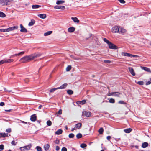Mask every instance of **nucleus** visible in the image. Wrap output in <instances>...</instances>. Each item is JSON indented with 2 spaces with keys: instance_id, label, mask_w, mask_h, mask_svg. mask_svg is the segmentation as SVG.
I'll return each instance as SVG.
<instances>
[{
  "instance_id": "1",
  "label": "nucleus",
  "mask_w": 151,
  "mask_h": 151,
  "mask_svg": "<svg viewBox=\"0 0 151 151\" xmlns=\"http://www.w3.org/2000/svg\"><path fill=\"white\" fill-rule=\"evenodd\" d=\"M41 55L40 53H37L32 54L29 56H26L21 58L20 61L22 63H26L39 57Z\"/></svg>"
},
{
  "instance_id": "2",
  "label": "nucleus",
  "mask_w": 151,
  "mask_h": 151,
  "mask_svg": "<svg viewBox=\"0 0 151 151\" xmlns=\"http://www.w3.org/2000/svg\"><path fill=\"white\" fill-rule=\"evenodd\" d=\"M13 0H0V5L4 6L9 4L13 1Z\"/></svg>"
},
{
  "instance_id": "3",
  "label": "nucleus",
  "mask_w": 151,
  "mask_h": 151,
  "mask_svg": "<svg viewBox=\"0 0 151 151\" xmlns=\"http://www.w3.org/2000/svg\"><path fill=\"white\" fill-rule=\"evenodd\" d=\"M121 94V93L119 92H113L109 93L108 96H114L119 97V96Z\"/></svg>"
},
{
  "instance_id": "4",
  "label": "nucleus",
  "mask_w": 151,
  "mask_h": 151,
  "mask_svg": "<svg viewBox=\"0 0 151 151\" xmlns=\"http://www.w3.org/2000/svg\"><path fill=\"white\" fill-rule=\"evenodd\" d=\"M112 31L113 33L119 32V28L118 26H114L112 28Z\"/></svg>"
},
{
  "instance_id": "5",
  "label": "nucleus",
  "mask_w": 151,
  "mask_h": 151,
  "mask_svg": "<svg viewBox=\"0 0 151 151\" xmlns=\"http://www.w3.org/2000/svg\"><path fill=\"white\" fill-rule=\"evenodd\" d=\"M108 45L109 46V48L111 49H116L118 48L117 46L111 42H110Z\"/></svg>"
},
{
  "instance_id": "6",
  "label": "nucleus",
  "mask_w": 151,
  "mask_h": 151,
  "mask_svg": "<svg viewBox=\"0 0 151 151\" xmlns=\"http://www.w3.org/2000/svg\"><path fill=\"white\" fill-rule=\"evenodd\" d=\"M91 115V113L89 112L84 111L82 112V116H85L87 117H89Z\"/></svg>"
},
{
  "instance_id": "7",
  "label": "nucleus",
  "mask_w": 151,
  "mask_h": 151,
  "mask_svg": "<svg viewBox=\"0 0 151 151\" xmlns=\"http://www.w3.org/2000/svg\"><path fill=\"white\" fill-rule=\"evenodd\" d=\"M18 26H16L7 28V32L12 31L14 29H18Z\"/></svg>"
},
{
  "instance_id": "8",
  "label": "nucleus",
  "mask_w": 151,
  "mask_h": 151,
  "mask_svg": "<svg viewBox=\"0 0 151 151\" xmlns=\"http://www.w3.org/2000/svg\"><path fill=\"white\" fill-rule=\"evenodd\" d=\"M20 27L21 28L20 32H21L26 33L27 32V29L22 24L20 25Z\"/></svg>"
},
{
  "instance_id": "9",
  "label": "nucleus",
  "mask_w": 151,
  "mask_h": 151,
  "mask_svg": "<svg viewBox=\"0 0 151 151\" xmlns=\"http://www.w3.org/2000/svg\"><path fill=\"white\" fill-rule=\"evenodd\" d=\"M54 8L55 9H59L63 10L65 9V6H64L56 5L54 6Z\"/></svg>"
},
{
  "instance_id": "10",
  "label": "nucleus",
  "mask_w": 151,
  "mask_h": 151,
  "mask_svg": "<svg viewBox=\"0 0 151 151\" xmlns=\"http://www.w3.org/2000/svg\"><path fill=\"white\" fill-rule=\"evenodd\" d=\"M30 120L32 121H35L37 119V116L35 114H34L31 116Z\"/></svg>"
},
{
  "instance_id": "11",
  "label": "nucleus",
  "mask_w": 151,
  "mask_h": 151,
  "mask_svg": "<svg viewBox=\"0 0 151 151\" xmlns=\"http://www.w3.org/2000/svg\"><path fill=\"white\" fill-rule=\"evenodd\" d=\"M131 74L133 76H134L135 75V73L134 71L133 68L131 67H129L128 68Z\"/></svg>"
},
{
  "instance_id": "12",
  "label": "nucleus",
  "mask_w": 151,
  "mask_h": 151,
  "mask_svg": "<svg viewBox=\"0 0 151 151\" xmlns=\"http://www.w3.org/2000/svg\"><path fill=\"white\" fill-rule=\"evenodd\" d=\"M4 61V63H10L13 61L14 60L13 59H8L7 60H3Z\"/></svg>"
},
{
  "instance_id": "13",
  "label": "nucleus",
  "mask_w": 151,
  "mask_h": 151,
  "mask_svg": "<svg viewBox=\"0 0 151 151\" xmlns=\"http://www.w3.org/2000/svg\"><path fill=\"white\" fill-rule=\"evenodd\" d=\"M38 16L42 19H45L46 17V15L45 14H39Z\"/></svg>"
},
{
  "instance_id": "14",
  "label": "nucleus",
  "mask_w": 151,
  "mask_h": 151,
  "mask_svg": "<svg viewBox=\"0 0 151 151\" xmlns=\"http://www.w3.org/2000/svg\"><path fill=\"white\" fill-rule=\"evenodd\" d=\"M141 67L142 69L145 71L148 72H151L149 68L142 66H141Z\"/></svg>"
},
{
  "instance_id": "15",
  "label": "nucleus",
  "mask_w": 151,
  "mask_h": 151,
  "mask_svg": "<svg viewBox=\"0 0 151 151\" xmlns=\"http://www.w3.org/2000/svg\"><path fill=\"white\" fill-rule=\"evenodd\" d=\"M82 126V124L80 123H78L76 124L75 126V127L76 128V129H79Z\"/></svg>"
},
{
  "instance_id": "16",
  "label": "nucleus",
  "mask_w": 151,
  "mask_h": 151,
  "mask_svg": "<svg viewBox=\"0 0 151 151\" xmlns=\"http://www.w3.org/2000/svg\"><path fill=\"white\" fill-rule=\"evenodd\" d=\"M126 29L122 28H119V33L124 34L126 33Z\"/></svg>"
},
{
  "instance_id": "17",
  "label": "nucleus",
  "mask_w": 151,
  "mask_h": 151,
  "mask_svg": "<svg viewBox=\"0 0 151 151\" xmlns=\"http://www.w3.org/2000/svg\"><path fill=\"white\" fill-rule=\"evenodd\" d=\"M71 19L75 22L78 23L79 22V20L76 17H71Z\"/></svg>"
},
{
  "instance_id": "18",
  "label": "nucleus",
  "mask_w": 151,
  "mask_h": 151,
  "mask_svg": "<svg viewBox=\"0 0 151 151\" xmlns=\"http://www.w3.org/2000/svg\"><path fill=\"white\" fill-rule=\"evenodd\" d=\"M67 86V84L66 83H64L60 87H58V89H64Z\"/></svg>"
},
{
  "instance_id": "19",
  "label": "nucleus",
  "mask_w": 151,
  "mask_h": 151,
  "mask_svg": "<svg viewBox=\"0 0 151 151\" xmlns=\"http://www.w3.org/2000/svg\"><path fill=\"white\" fill-rule=\"evenodd\" d=\"M31 146H32V145L31 144H30L28 145H27V146H25L24 147H23L25 149L27 150H28L30 149V148L31 147Z\"/></svg>"
},
{
  "instance_id": "20",
  "label": "nucleus",
  "mask_w": 151,
  "mask_h": 151,
  "mask_svg": "<svg viewBox=\"0 0 151 151\" xmlns=\"http://www.w3.org/2000/svg\"><path fill=\"white\" fill-rule=\"evenodd\" d=\"M75 31V28L73 27H70L68 29V32H72Z\"/></svg>"
},
{
  "instance_id": "21",
  "label": "nucleus",
  "mask_w": 151,
  "mask_h": 151,
  "mask_svg": "<svg viewBox=\"0 0 151 151\" xmlns=\"http://www.w3.org/2000/svg\"><path fill=\"white\" fill-rule=\"evenodd\" d=\"M121 55H124L125 56H128L130 57H131V54L127 52H122L121 53Z\"/></svg>"
},
{
  "instance_id": "22",
  "label": "nucleus",
  "mask_w": 151,
  "mask_h": 151,
  "mask_svg": "<svg viewBox=\"0 0 151 151\" xmlns=\"http://www.w3.org/2000/svg\"><path fill=\"white\" fill-rule=\"evenodd\" d=\"M148 145V144L147 142H144L142 145V147L143 148L147 147Z\"/></svg>"
},
{
  "instance_id": "23",
  "label": "nucleus",
  "mask_w": 151,
  "mask_h": 151,
  "mask_svg": "<svg viewBox=\"0 0 151 151\" xmlns=\"http://www.w3.org/2000/svg\"><path fill=\"white\" fill-rule=\"evenodd\" d=\"M49 147L50 145L48 144H46V145H45L44 147V149L45 151L48 150Z\"/></svg>"
},
{
  "instance_id": "24",
  "label": "nucleus",
  "mask_w": 151,
  "mask_h": 151,
  "mask_svg": "<svg viewBox=\"0 0 151 151\" xmlns=\"http://www.w3.org/2000/svg\"><path fill=\"white\" fill-rule=\"evenodd\" d=\"M65 3V1L63 0H58L57 1L56 4L57 5L62 4Z\"/></svg>"
},
{
  "instance_id": "25",
  "label": "nucleus",
  "mask_w": 151,
  "mask_h": 151,
  "mask_svg": "<svg viewBox=\"0 0 151 151\" xmlns=\"http://www.w3.org/2000/svg\"><path fill=\"white\" fill-rule=\"evenodd\" d=\"M132 130V129L131 128H128L124 129V132L127 133H129Z\"/></svg>"
},
{
  "instance_id": "26",
  "label": "nucleus",
  "mask_w": 151,
  "mask_h": 151,
  "mask_svg": "<svg viewBox=\"0 0 151 151\" xmlns=\"http://www.w3.org/2000/svg\"><path fill=\"white\" fill-rule=\"evenodd\" d=\"M8 134H6L5 133H0V138L2 137H5L7 136Z\"/></svg>"
},
{
  "instance_id": "27",
  "label": "nucleus",
  "mask_w": 151,
  "mask_h": 151,
  "mask_svg": "<svg viewBox=\"0 0 151 151\" xmlns=\"http://www.w3.org/2000/svg\"><path fill=\"white\" fill-rule=\"evenodd\" d=\"M62 132V130L61 129H59L55 132V134L57 135H60L61 134Z\"/></svg>"
},
{
  "instance_id": "28",
  "label": "nucleus",
  "mask_w": 151,
  "mask_h": 151,
  "mask_svg": "<svg viewBox=\"0 0 151 151\" xmlns=\"http://www.w3.org/2000/svg\"><path fill=\"white\" fill-rule=\"evenodd\" d=\"M104 132V129L103 128H100L98 130V132L99 134H103Z\"/></svg>"
},
{
  "instance_id": "29",
  "label": "nucleus",
  "mask_w": 151,
  "mask_h": 151,
  "mask_svg": "<svg viewBox=\"0 0 151 151\" xmlns=\"http://www.w3.org/2000/svg\"><path fill=\"white\" fill-rule=\"evenodd\" d=\"M52 32V31H47L44 34V35L45 36H48L51 34Z\"/></svg>"
},
{
  "instance_id": "30",
  "label": "nucleus",
  "mask_w": 151,
  "mask_h": 151,
  "mask_svg": "<svg viewBox=\"0 0 151 151\" xmlns=\"http://www.w3.org/2000/svg\"><path fill=\"white\" fill-rule=\"evenodd\" d=\"M41 6H40L37 5H33L32 6V8L33 9H37L39 7H40Z\"/></svg>"
},
{
  "instance_id": "31",
  "label": "nucleus",
  "mask_w": 151,
  "mask_h": 151,
  "mask_svg": "<svg viewBox=\"0 0 151 151\" xmlns=\"http://www.w3.org/2000/svg\"><path fill=\"white\" fill-rule=\"evenodd\" d=\"M86 101L85 100L79 101L77 103H78L79 104L83 105L85 104Z\"/></svg>"
},
{
  "instance_id": "32",
  "label": "nucleus",
  "mask_w": 151,
  "mask_h": 151,
  "mask_svg": "<svg viewBox=\"0 0 151 151\" xmlns=\"http://www.w3.org/2000/svg\"><path fill=\"white\" fill-rule=\"evenodd\" d=\"M62 114V110L61 109H60L59 111L56 113V116H58V115H60Z\"/></svg>"
},
{
  "instance_id": "33",
  "label": "nucleus",
  "mask_w": 151,
  "mask_h": 151,
  "mask_svg": "<svg viewBox=\"0 0 151 151\" xmlns=\"http://www.w3.org/2000/svg\"><path fill=\"white\" fill-rule=\"evenodd\" d=\"M6 15L3 12L0 11V17H4Z\"/></svg>"
},
{
  "instance_id": "34",
  "label": "nucleus",
  "mask_w": 151,
  "mask_h": 151,
  "mask_svg": "<svg viewBox=\"0 0 151 151\" xmlns=\"http://www.w3.org/2000/svg\"><path fill=\"white\" fill-rule=\"evenodd\" d=\"M67 93L70 95H72L73 93V91L71 90H68L67 91Z\"/></svg>"
},
{
  "instance_id": "35",
  "label": "nucleus",
  "mask_w": 151,
  "mask_h": 151,
  "mask_svg": "<svg viewBox=\"0 0 151 151\" xmlns=\"http://www.w3.org/2000/svg\"><path fill=\"white\" fill-rule=\"evenodd\" d=\"M35 22L34 20H31L29 23L28 25L29 26H32L35 23Z\"/></svg>"
},
{
  "instance_id": "36",
  "label": "nucleus",
  "mask_w": 151,
  "mask_h": 151,
  "mask_svg": "<svg viewBox=\"0 0 151 151\" xmlns=\"http://www.w3.org/2000/svg\"><path fill=\"white\" fill-rule=\"evenodd\" d=\"M76 137L78 139H79L82 137V134L81 133H78L76 135Z\"/></svg>"
},
{
  "instance_id": "37",
  "label": "nucleus",
  "mask_w": 151,
  "mask_h": 151,
  "mask_svg": "<svg viewBox=\"0 0 151 151\" xmlns=\"http://www.w3.org/2000/svg\"><path fill=\"white\" fill-rule=\"evenodd\" d=\"M58 88H52L50 90V93H52L53 92L55 91L56 90L58 89Z\"/></svg>"
},
{
  "instance_id": "38",
  "label": "nucleus",
  "mask_w": 151,
  "mask_h": 151,
  "mask_svg": "<svg viewBox=\"0 0 151 151\" xmlns=\"http://www.w3.org/2000/svg\"><path fill=\"white\" fill-rule=\"evenodd\" d=\"M115 102V100L113 98H111L109 100V102L110 103H114Z\"/></svg>"
},
{
  "instance_id": "39",
  "label": "nucleus",
  "mask_w": 151,
  "mask_h": 151,
  "mask_svg": "<svg viewBox=\"0 0 151 151\" xmlns=\"http://www.w3.org/2000/svg\"><path fill=\"white\" fill-rule=\"evenodd\" d=\"M47 124L48 126H50L52 124V122L50 120H48L47 121Z\"/></svg>"
},
{
  "instance_id": "40",
  "label": "nucleus",
  "mask_w": 151,
  "mask_h": 151,
  "mask_svg": "<svg viewBox=\"0 0 151 151\" xmlns=\"http://www.w3.org/2000/svg\"><path fill=\"white\" fill-rule=\"evenodd\" d=\"M71 66L70 65L68 66L66 68V70L67 71H69L71 69Z\"/></svg>"
},
{
  "instance_id": "41",
  "label": "nucleus",
  "mask_w": 151,
  "mask_h": 151,
  "mask_svg": "<svg viewBox=\"0 0 151 151\" xmlns=\"http://www.w3.org/2000/svg\"><path fill=\"white\" fill-rule=\"evenodd\" d=\"M87 145L86 144L84 143H82L81 144L80 146L82 148H84L86 147Z\"/></svg>"
},
{
  "instance_id": "42",
  "label": "nucleus",
  "mask_w": 151,
  "mask_h": 151,
  "mask_svg": "<svg viewBox=\"0 0 151 151\" xmlns=\"http://www.w3.org/2000/svg\"><path fill=\"white\" fill-rule=\"evenodd\" d=\"M0 31L1 32H7V29H0Z\"/></svg>"
},
{
  "instance_id": "43",
  "label": "nucleus",
  "mask_w": 151,
  "mask_h": 151,
  "mask_svg": "<svg viewBox=\"0 0 151 151\" xmlns=\"http://www.w3.org/2000/svg\"><path fill=\"white\" fill-rule=\"evenodd\" d=\"M36 148L37 151H42V148L40 146H37L36 147Z\"/></svg>"
},
{
  "instance_id": "44",
  "label": "nucleus",
  "mask_w": 151,
  "mask_h": 151,
  "mask_svg": "<svg viewBox=\"0 0 151 151\" xmlns=\"http://www.w3.org/2000/svg\"><path fill=\"white\" fill-rule=\"evenodd\" d=\"M103 40L105 42H106V43H107L108 45L109 43L110 42L105 38H104L103 39Z\"/></svg>"
},
{
  "instance_id": "45",
  "label": "nucleus",
  "mask_w": 151,
  "mask_h": 151,
  "mask_svg": "<svg viewBox=\"0 0 151 151\" xmlns=\"http://www.w3.org/2000/svg\"><path fill=\"white\" fill-rule=\"evenodd\" d=\"M74 136V135L73 134L71 133L69 135V137L70 138H73Z\"/></svg>"
},
{
  "instance_id": "46",
  "label": "nucleus",
  "mask_w": 151,
  "mask_h": 151,
  "mask_svg": "<svg viewBox=\"0 0 151 151\" xmlns=\"http://www.w3.org/2000/svg\"><path fill=\"white\" fill-rule=\"evenodd\" d=\"M137 83L139 85H143V84H144V82L143 81H138Z\"/></svg>"
},
{
  "instance_id": "47",
  "label": "nucleus",
  "mask_w": 151,
  "mask_h": 151,
  "mask_svg": "<svg viewBox=\"0 0 151 151\" xmlns=\"http://www.w3.org/2000/svg\"><path fill=\"white\" fill-rule=\"evenodd\" d=\"M24 51L22 52H20L19 53L17 54V56H19L21 55H22L24 54Z\"/></svg>"
},
{
  "instance_id": "48",
  "label": "nucleus",
  "mask_w": 151,
  "mask_h": 151,
  "mask_svg": "<svg viewBox=\"0 0 151 151\" xmlns=\"http://www.w3.org/2000/svg\"><path fill=\"white\" fill-rule=\"evenodd\" d=\"M104 62L105 63H111V61L110 60H104Z\"/></svg>"
},
{
  "instance_id": "49",
  "label": "nucleus",
  "mask_w": 151,
  "mask_h": 151,
  "mask_svg": "<svg viewBox=\"0 0 151 151\" xmlns=\"http://www.w3.org/2000/svg\"><path fill=\"white\" fill-rule=\"evenodd\" d=\"M122 4H124L125 2L124 0H118Z\"/></svg>"
},
{
  "instance_id": "50",
  "label": "nucleus",
  "mask_w": 151,
  "mask_h": 151,
  "mask_svg": "<svg viewBox=\"0 0 151 151\" xmlns=\"http://www.w3.org/2000/svg\"><path fill=\"white\" fill-rule=\"evenodd\" d=\"M4 149V146L3 145H0V150H3Z\"/></svg>"
},
{
  "instance_id": "51",
  "label": "nucleus",
  "mask_w": 151,
  "mask_h": 151,
  "mask_svg": "<svg viewBox=\"0 0 151 151\" xmlns=\"http://www.w3.org/2000/svg\"><path fill=\"white\" fill-rule=\"evenodd\" d=\"M118 103L120 104H125V103L123 101H119L118 102Z\"/></svg>"
},
{
  "instance_id": "52",
  "label": "nucleus",
  "mask_w": 151,
  "mask_h": 151,
  "mask_svg": "<svg viewBox=\"0 0 151 151\" xmlns=\"http://www.w3.org/2000/svg\"><path fill=\"white\" fill-rule=\"evenodd\" d=\"M61 151H67V149L66 147H63L62 148Z\"/></svg>"
},
{
  "instance_id": "53",
  "label": "nucleus",
  "mask_w": 151,
  "mask_h": 151,
  "mask_svg": "<svg viewBox=\"0 0 151 151\" xmlns=\"http://www.w3.org/2000/svg\"><path fill=\"white\" fill-rule=\"evenodd\" d=\"M136 57V58H138L139 57V56L138 55H132V54H131V57Z\"/></svg>"
},
{
  "instance_id": "54",
  "label": "nucleus",
  "mask_w": 151,
  "mask_h": 151,
  "mask_svg": "<svg viewBox=\"0 0 151 151\" xmlns=\"http://www.w3.org/2000/svg\"><path fill=\"white\" fill-rule=\"evenodd\" d=\"M151 83V80H150V81L147 82L146 83V85H148Z\"/></svg>"
},
{
  "instance_id": "55",
  "label": "nucleus",
  "mask_w": 151,
  "mask_h": 151,
  "mask_svg": "<svg viewBox=\"0 0 151 151\" xmlns=\"http://www.w3.org/2000/svg\"><path fill=\"white\" fill-rule=\"evenodd\" d=\"M11 144L14 145H16V143L14 141H12L11 142Z\"/></svg>"
},
{
  "instance_id": "56",
  "label": "nucleus",
  "mask_w": 151,
  "mask_h": 151,
  "mask_svg": "<svg viewBox=\"0 0 151 151\" xmlns=\"http://www.w3.org/2000/svg\"><path fill=\"white\" fill-rule=\"evenodd\" d=\"M55 144H58L59 143V140L57 139L55 140Z\"/></svg>"
},
{
  "instance_id": "57",
  "label": "nucleus",
  "mask_w": 151,
  "mask_h": 151,
  "mask_svg": "<svg viewBox=\"0 0 151 151\" xmlns=\"http://www.w3.org/2000/svg\"><path fill=\"white\" fill-rule=\"evenodd\" d=\"M11 129H6V131L7 132L9 133L11 132Z\"/></svg>"
},
{
  "instance_id": "58",
  "label": "nucleus",
  "mask_w": 151,
  "mask_h": 151,
  "mask_svg": "<svg viewBox=\"0 0 151 151\" xmlns=\"http://www.w3.org/2000/svg\"><path fill=\"white\" fill-rule=\"evenodd\" d=\"M4 60H2L0 61V65L4 64Z\"/></svg>"
},
{
  "instance_id": "59",
  "label": "nucleus",
  "mask_w": 151,
  "mask_h": 151,
  "mask_svg": "<svg viewBox=\"0 0 151 151\" xmlns=\"http://www.w3.org/2000/svg\"><path fill=\"white\" fill-rule=\"evenodd\" d=\"M20 150L21 151H24V150L25 149L23 147H20V148H19Z\"/></svg>"
},
{
  "instance_id": "60",
  "label": "nucleus",
  "mask_w": 151,
  "mask_h": 151,
  "mask_svg": "<svg viewBox=\"0 0 151 151\" xmlns=\"http://www.w3.org/2000/svg\"><path fill=\"white\" fill-rule=\"evenodd\" d=\"M19 121L20 122H19V123L22 122L24 124H27V122L21 120H19Z\"/></svg>"
},
{
  "instance_id": "61",
  "label": "nucleus",
  "mask_w": 151,
  "mask_h": 151,
  "mask_svg": "<svg viewBox=\"0 0 151 151\" xmlns=\"http://www.w3.org/2000/svg\"><path fill=\"white\" fill-rule=\"evenodd\" d=\"M111 138V137L109 136H107V139L108 141L110 140Z\"/></svg>"
},
{
  "instance_id": "62",
  "label": "nucleus",
  "mask_w": 151,
  "mask_h": 151,
  "mask_svg": "<svg viewBox=\"0 0 151 151\" xmlns=\"http://www.w3.org/2000/svg\"><path fill=\"white\" fill-rule=\"evenodd\" d=\"M4 105V103L3 102H1L0 103V106H3Z\"/></svg>"
},
{
  "instance_id": "63",
  "label": "nucleus",
  "mask_w": 151,
  "mask_h": 151,
  "mask_svg": "<svg viewBox=\"0 0 151 151\" xmlns=\"http://www.w3.org/2000/svg\"><path fill=\"white\" fill-rule=\"evenodd\" d=\"M60 149L59 147L58 146H57L56 147V150L57 151L58 150Z\"/></svg>"
},
{
  "instance_id": "64",
  "label": "nucleus",
  "mask_w": 151,
  "mask_h": 151,
  "mask_svg": "<svg viewBox=\"0 0 151 151\" xmlns=\"http://www.w3.org/2000/svg\"><path fill=\"white\" fill-rule=\"evenodd\" d=\"M5 111L6 112H10L11 111V109L9 110H5Z\"/></svg>"
}]
</instances>
